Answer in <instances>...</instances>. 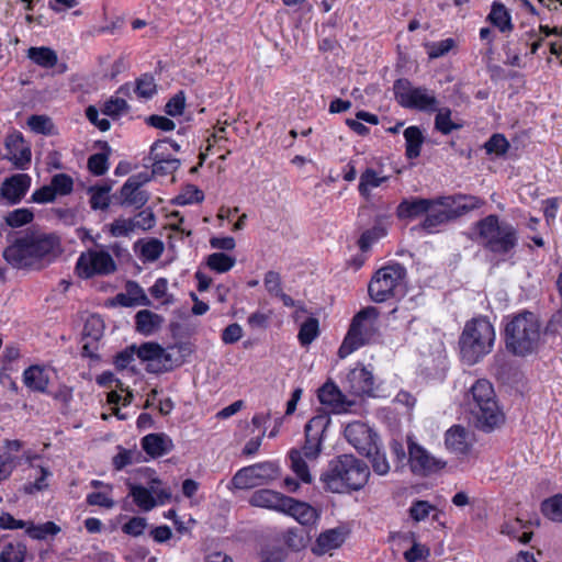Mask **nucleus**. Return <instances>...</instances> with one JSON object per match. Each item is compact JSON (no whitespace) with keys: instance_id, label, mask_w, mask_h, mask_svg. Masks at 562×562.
<instances>
[{"instance_id":"obj_1","label":"nucleus","mask_w":562,"mask_h":562,"mask_svg":"<svg viewBox=\"0 0 562 562\" xmlns=\"http://www.w3.org/2000/svg\"><path fill=\"white\" fill-rule=\"evenodd\" d=\"M63 252L61 238L56 233L26 231L9 239L2 256L15 269L40 271L55 262Z\"/></svg>"},{"instance_id":"obj_2","label":"nucleus","mask_w":562,"mask_h":562,"mask_svg":"<svg viewBox=\"0 0 562 562\" xmlns=\"http://www.w3.org/2000/svg\"><path fill=\"white\" fill-rule=\"evenodd\" d=\"M542 327L539 317L529 311H521L504 318V341L508 352L516 357H528L540 349Z\"/></svg>"},{"instance_id":"obj_3","label":"nucleus","mask_w":562,"mask_h":562,"mask_svg":"<svg viewBox=\"0 0 562 562\" xmlns=\"http://www.w3.org/2000/svg\"><path fill=\"white\" fill-rule=\"evenodd\" d=\"M370 476L368 465L351 454H342L331 460L321 481L333 493H345L362 488Z\"/></svg>"},{"instance_id":"obj_4","label":"nucleus","mask_w":562,"mask_h":562,"mask_svg":"<svg viewBox=\"0 0 562 562\" xmlns=\"http://www.w3.org/2000/svg\"><path fill=\"white\" fill-rule=\"evenodd\" d=\"M465 405L475 419L476 426L484 431L495 429L505 420L494 387L485 379H479L471 385L465 395Z\"/></svg>"},{"instance_id":"obj_5","label":"nucleus","mask_w":562,"mask_h":562,"mask_svg":"<svg viewBox=\"0 0 562 562\" xmlns=\"http://www.w3.org/2000/svg\"><path fill=\"white\" fill-rule=\"evenodd\" d=\"M475 240L495 256H507L518 245V231L497 215H487L474 226Z\"/></svg>"},{"instance_id":"obj_6","label":"nucleus","mask_w":562,"mask_h":562,"mask_svg":"<svg viewBox=\"0 0 562 562\" xmlns=\"http://www.w3.org/2000/svg\"><path fill=\"white\" fill-rule=\"evenodd\" d=\"M496 339L494 326L486 317H474L467 322L459 338L463 362L475 364L488 355Z\"/></svg>"},{"instance_id":"obj_7","label":"nucleus","mask_w":562,"mask_h":562,"mask_svg":"<svg viewBox=\"0 0 562 562\" xmlns=\"http://www.w3.org/2000/svg\"><path fill=\"white\" fill-rule=\"evenodd\" d=\"M379 312L368 306L358 312L338 349V357L345 359L352 352L368 344L378 330Z\"/></svg>"},{"instance_id":"obj_8","label":"nucleus","mask_w":562,"mask_h":562,"mask_svg":"<svg viewBox=\"0 0 562 562\" xmlns=\"http://www.w3.org/2000/svg\"><path fill=\"white\" fill-rule=\"evenodd\" d=\"M281 474L278 462H258L239 469L229 482L231 490H249L256 486L266 485L277 480Z\"/></svg>"},{"instance_id":"obj_9","label":"nucleus","mask_w":562,"mask_h":562,"mask_svg":"<svg viewBox=\"0 0 562 562\" xmlns=\"http://www.w3.org/2000/svg\"><path fill=\"white\" fill-rule=\"evenodd\" d=\"M397 102L405 109L432 113L437 111L438 100L434 91L425 87H415L406 79L394 83Z\"/></svg>"},{"instance_id":"obj_10","label":"nucleus","mask_w":562,"mask_h":562,"mask_svg":"<svg viewBox=\"0 0 562 562\" xmlns=\"http://www.w3.org/2000/svg\"><path fill=\"white\" fill-rule=\"evenodd\" d=\"M405 276V268L398 263L379 269L369 283L368 291L371 299L382 303L394 296L396 290L402 286Z\"/></svg>"},{"instance_id":"obj_11","label":"nucleus","mask_w":562,"mask_h":562,"mask_svg":"<svg viewBox=\"0 0 562 562\" xmlns=\"http://www.w3.org/2000/svg\"><path fill=\"white\" fill-rule=\"evenodd\" d=\"M184 362L177 346L162 348L155 342L143 344V364L151 373H161L180 367Z\"/></svg>"},{"instance_id":"obj_12","label":"nucleus","mask_w":562,"mask_h":562,"mask_svg":"<svg viewBox=\"0 0 562 562\" xmlns=\"http://www.w3.org/2000/svg\"><path fill=\"white\" fill-rule=\"evenodd\" d=\"M116 270L113 257L104 249H88L82 252L76 263L80 278L90 279L94 276H109Z\"/></svg>"},{"instance_id":"obj_13","label":"nucleus","mask_w":562,"mask_h":562,"mask_svg":"<svg viewBox=\"0 0 562 562\" xmlns=\"http://www.w3.org/2000/svg\"><path fill=\"white\" fill-rule=\"evenodd\" d=\"M407 449L409 469L416 475L428 476L438 473L447 465L445 460L432 456L411 437L407 439Z\"/></svg>"},{"instance_id":"obj_14","label":"nucleus","mask_w":562,"mask_h":562,"mask_svg":"<svg viewBox=\"0 0 562 562\" xmlns=\"http://www.w3.org/2000/svg\"><path fill=\"white\" fill-rule=\"evenodd\" d=\"M330 424V417L318 414L312 417L305 426V443L300 449L302 456L310 462L317 460L322 452L324 432Z\"/></svg>"},{"instance_id":"obj_15","label":"nucleus","mask_w":562,"mask_h":562,"mask_svg":"<svg viewBox=\"0 0 562 562\" xmlns=\"http://www.w3.org/2000/svg\"><path fill=\"white\" fill-rule=\"evenodd\" d=\"M345 389L356 396L381 397L380 385L368 368L357 364L350 369L344 381Z\"/></svg>"},{"instance_id":"obj_16","label":"nucleus","mask_w":562,"mask_h":562,"mask_svg":"<svg viewBox=\"0 0 562 562\" xmlns=\"http://www.w3.org/2000/svg\"><path fill=\"white\" fill-rule=\"evenodd\" d=\"M170 498V488L157 477L156 471L143 468V512L150 510L158 505H165Z\"/></svg>"},{"instance_id":"obj_17","label":"nucleus","mask_w":562,"mask_h":562,"mask_svg":"<svg viewBox=\"0 0 562 562\" xmlns=\"http://www.w3.org/2000/svg\"><path fill=\"white\" fill-rule=\"evenodd\" d=\"M345 437L360 453H369L379 437L361 422L349 423L345 428Z\"/></svg>"},{"instance_id":"obj_18","label":"nucleus","mask_w":562,"mask_h":562,"mask_svg":"<svg viewBox=\"0 0 562 562\" xmlns=\"http://www.w3.org/2000/svg\"><path fill=\"white\" fill-rule=\"evenodd\" d=\"M348 530L346 527L339 526L322 531L311 547V551L315 555H324L339 549L346 541Z\"/></svg>"},{"instance_id":"obj_19","label":"nucleus","mask_w":562,"mask_h":562,"mask_svg":"<svg viewBox=\"0 0 562 562\" xmlns=\"http://www.w3.org/2000/svg\"><path fill=\"white\" fill-rule=\"evenodd\" d=\"M474 435L460 425H453L445 435V445L448 451L457 456H467L473 446Z\"/></svg>"},{"instance_id":"obj_20","label":"nucleus","mask_w":562,"mask_h":562,"mask_svg":"<svg viewBox=\"0 0 562 562\" xmlns=\"http://www.w3.org/2000/svg\"><path fill=\"white\" fill-rule=\"evenodd\" d=\"M439 206L448 207L452 220L480 209L484 201L475 195L458 194L437 199Z\"/></svg>"},{"instance_id":"obj_21","label":"nucleus","mask_w":562,"mask_h":562,"mask_svg":"<svg viewBox=\"0 0 562 562\" xmlns=\"http://www.w3.org/2000/svg\"><path fill=\"white\" fill-rule=\"evenodd\" d=\"M167 143L156 142L150 148L151 175L167 176L173 173L180 166V160L171 154H165Z\"/></svg>"},{"instance_id":"obj_22","label":"nucleus","mask_w":562,"mask_h":562,"mask_svg":"<svg viewBox=\"0 0 562 562\" xmlns=\"http://www.w3.org/2000/svg\"><path fill=\"white\" fill-rule=\"evenodd\" d=\"M31 187V177L26 173H16L7 178L0 187V196L9 204L19 203Z\"/></svg>"},{"instance_id":"obj_23","label":"nucleus","mask_w":562,"mask_h":562,"mask_svg":"<svg viewBox=\"0 0 562 562\" xmlns=\"http://www.w3.org/2000/svg\"><path fill=\"white\" fill-rule=\"evenodd\" d=\"M318 400L335 414L346 413L352 405V402L348 401L339 387L333 382H326L318 390Z\"/></svg>"},{"instance_id":"obj_24","label":"nucleus","mask_w":562,"mask_h":562,"mask_svg":"<svg viewBox=\"0 0 562 562\" xmlns=\"http://www.w3.org/2000/svg\"><path fill=\"white\" fill-rule=\"evenodd\" d=\"M290 502H285L282 514L295 519L303 526H312L319 519V513L316 508L305 502L297 501L289 496Z\"/></svg>"},{"instance_id":"obj_25","label":"nucleus","mask_w":562,"mask_h":562,"mask_svg":"<svg viewBox=\"0 0 562 562\" xmlns=\"http://www.w3.org/2000/svg\"><path fill=\"white\" fill-rule=\"evenodd\" d=\"M7 155L3 159L10 160L16 168L25 169L31 162V149L20 135H11L5 139Z\"/></svg>"},{"instance_id":"obj_26","label":"nucleus","mask_w":562,"mask_h":562,"mask_svg":"<svg viewBox=\"0 0 562 562\" xmlns=\"http://www.w3.org/2000/svg\"><path fill=\"white\" fill-rule=\"evenodd\" d=\"M285 502H290L289 496L268 488L255 491L249 498L251 506L267 508L278 513H282Z\"/></svg>"},{"instance_id":"obj_27","label":"nucleus","mask_w":562,"mask_h":562,"mask_svg":"<svg viewBox=\"0 0 562 562\" xmlns=\"http://www.w3.org/2000/svg\"><path fill=\"white\" fill-rule=\"evenodd\" d=\"M173 449L172 439L164 434H149L143 437V451L151 458H159Z\"/></svg>"},{"instance_id":"obj_28","label":"nucleus","mask_w":562,"mask_h":562,"mask_svg":"<svg viewBox=\"0 0 562 562\" xmlns=\"http://www.w3.org/2000/svg\"><path fill=\"white\" fill-rule=\"evenodd\" d=\"M432 205H438L437 200L405 199L398 204L396 214L400 218H415L428 212Z\"/></svg>"},{"instance_id":"obj_29","label":"nucleus","mask_w":562,"mask_h":562,"mask_svg":"<svg viewBox=\"0 0 562 562\" xmlns=\"http://www.w3.org/2000/svg\"><path fill=\"white\" fill-rule=\"evenodd\" d=\"M487 21L502 33H509L514 29L512 14L505 4L501 1H493Z\"/></svg>"},{"instance_id":"obj_30","label":"nucleus","mask_w":562,"mask_h":562,"mask_svg":"<svg viewBox=\"0 0 562 562\" xmlns=\"http://www.w3.org/2000/svg\"><path fill=\"white\" fill-rule=\"evenodd\" d=\"M389 180V176L373 168H367L359 178L358 191L361 196L369 199L371 192Z\"/></svg>"},{"instance_id":"obj_31","label":"nucleus","mask_w":562,"mask_h":562,"mask_svg":"<svg viewBox=\"0 0 562 562\" xmlns=\"http://www.w3.org/2000/svg\"><path fill=\"white\" fill-rule=\"evenodd\" d=\"M24 384L34 392L44 393L49 383V376L40 366H31L23 373Z\"/></svg>"},{"instance_id":"obj_32","label":"nucleus","mask_w":562,"mask_h":562,"mask_svg":"<svg viewBox=\"0 0 562 562\" xmlns=\"http://www.w3.org/2000/svg\"><path fill=\"white\" fill-rule=\"evenodd\" d=\"M426 213L422 227L429 234L438 232L441 225L452 220L448 207L432 205Z\"/></svg>"},{"instance_id":"obj_33","label":"nucleus","mask_w":562,"mask_h":562,"mask_svg":"<svg viewBox=\"0 0 562 562\" xmlns=\"http://www.w3.org/2000/svg\"><path fill=\"white\" fill-rule=\"evenodd\" d=\"M290 469L304 484H310L313 481V476L308 469L310 461L302 456V451L297 449H291L289 451Z\"/></svg>"},{"instance_id":"obj_34","label":"nucleus","mask_w":562,"mask_h":562,"mask_svg":"<svg viewBox=\"0 0 562 562\" xmlns=\"http://www.w3.org/2000/svg\"><path fill=\"white\" fill-rule=\"evenodd\" d=\"M27 57L37 66L43 68H53L57 65L58 56L55 50L49 47H30Z\"/></svg>"},{"instance_id":"obj_35","label":"nucleus","mask_w":562,"mask_h":562,"mask_svg":"<svg viewBox=\"0 0 562 562\" xmlns=\"http://www.w3.org/2000/svg\"><path fill=\"white\" fill-rule=\"evenodd\" d=\"M206 267L216 273H226L236 265V258L223 251L209 255L205 259Z\"/></svg>"},{"instance_id":"obj_36","label":"nucleus","mask_w":562,"mask_h":562,"mask_svg":"<svg viewBox=\"0 0 562 562\" xmlns=\"http://www.w3.org/2000/svg\"><path fill=\"white\" fill-rule=\"evenodd\" d=\"M149 296L157 306H167L175 302L173 294L168 291V280L158 278L156 282L148 289Z\"/></svg>"},{"instance_id":"obj_37","label":"nucleus","mask_w":562,"mask_h":562,"mask_svg":"<svg viewBox=\"0 0 562 562\" xmlns=\"http://www.w3.org/2000/svg\"><path fill=\"white\" fill-rule=\"evenodd\" d=\"M319 336V322L315 316H307L304 322L300 324L297 339L301 346H310Z\"/></svg>"},{"instance_id":"obj_38","label":"nucleus","mask_w":562,"mask_h":562,"mask_svg":"<svg viewBox=\"0 0 562 562\" xmlns=\"http://www.w3.org/2000/svg\"><path fill=\"white\" fill-rule=\"evenodd\" d=\"M204 193L194 184H186L181 188L179 193L172 199V204L179 206L192 205L202 203Z\"/></svg>"},{"instance_id":"obj_39","label":"nucleus","mask_w":562,"mask_h":562,"mask_svg":"<svg viewBox=\"0 0 562 562\" xmlns=\"http://www.w3.org/2000/svg\"><path fill=\"white\" fill-rule=\"evenodd\" d=\"M406 143V156L409 159L417 158L420 155L424 137L422 131L417 126H408L404 131Z\"/></svg>"},{"instance_id":"obj_40","label":"nucleus","mask_w":562,"mask_h":562,"mask_svg":"<svg viewBox=\"0 0 562 562\" xmlns=\"http://www.w3.org/2000/svg\"><path fill=\"white\" fill-rule=\"evenodd\" d=\"M541 512L548 519L562 522V493L546 498L541 503Z\"/></svg>"},{"instance_id":"obj_41","label":"nucleus","mask_w":562,"mask_h":562,"mask_svg":"<svg viewBox=\"0 0 562 562\" xmlns=\"http://www.w3.org/2000/svg\"><path fill=\"white\" fill-rule=\"evenodd\" d=\"M140 176H132L120 192V200L122 204L132 205L137 202L140 195Z\"/></svg>"},{"instance_id":"obj_42","label":"nucleus","mask_w":562,"mask_h":562,"mask_svg":"<svg viewBox=\"0 0 562 562\" xmlns=\"http://www.w3.org/2000/svg\"><path fill=\"white\" fill-rule=\"evenodd\" d=\"M110 186H98L89 188L90 206L93 210H105L110 204Z\"/></svg>"},{"instance_id":"obj_43","label":"nucleus","mask_w":562,"mask_h":562,"mask_svg":"<svg viewBox=\"0 0 562 562\" xmlns=\"http://www.w3.org/2000/svg\"><path fill=\"white\" fill-rule=\"evenodd\" d=\"M371 462L373 471L379 475H385L390 471V463L386 459L385 452L381 451L378 442L369 453H363Z\"/></svg>"},{"instance_id":"obj_44","label":"nucleus","mask_w":562,"mask_h":562,"mask_svg":"<svg viewBox=\"0 0 562 562\" xmlns=\"http://www.w3.org/2000/svg\"><path fill=\"white\" fill-rule=\"evenodd\" d=\"M34 220V213L31 209L22 207L9 212L4 216V222L12 228H18L30 224Z\"/></svg>"},{"instance_id":"obj_45","label":"nucleus","mask_w":562,"mask_h":562,"mask_svg":"<svg viewBox=\"0 0 562 562\" xmlns=\"http://www.w3.org/2000/svg\"><path fill=\"white\" fill-rule=\"evenodd\" d=\"M114 301L116 304L125 307L137 306L138 304H140L139 286L137 285V283L127 282L126 292L119 293L115 296Z\"/></svg>"},{"instance_id":"obj_46","label":"nucleus","mask_w":562,"mask_h":562,"mask_svg":"<svg viewBox=\"0 0 562 562\" xmlns=\"http://www.w3.org/2000/svg\"><path fill=\"white\" fill-rule=\"evenodd\" d=\"M26 533L37 540H43L47 536H55L60 531L59 526H57L53 521H47L42 525H34L33 522L27 521V526L25 527Z\"/></svg>"},{"instance_id":"obj_47","label":"nucleus","mask_w":562,"mask_h":562,"mask_svg":"<svg viewBox=\"0 0 562 562\" xmlns=\"http://www.w3.org/2000/svg\"><path fill=\"white\" fill-rule=\"evenodd\" d=\"M27 125L37 134L54 135L56 133L52 119L46 115H31L27 119Z\"/></svg>"},{"instance_id":"obj_48","label":"nucleus","mask_w":562,"mask_h":562,"mask_svg":"<svg viewBox=\"0 0 562 562\" xmlns=\"http://www.w3.org/2000/svg\"><path fill=\"white\" fill-rule=\"evenodd\" d=\"M103 148L106 151H110V147L106 143H104ZM108 159L109 153H99L91 155L88 159V169L94 176H102L108 171Z\"/></svg>"},{"instance_id":"obj_49","label":"nucleus","mask_w":562,"mask_h":562,"mask_svg":"<svg viewBox=\"0 0 562 562\" xmlns=\"http://www.w3.org/2000/svg\"><path fill=\"white\" fill-rule=\"evenodd\" d=\"M137 227V222L133 218H116L113 223L108 225L109 233L113 237H124L133 233Z\"/></svg>"},{"instance_id":"obj_50","label":"nucleus","mask_w":562,"mask_h":562,"mask_svg":"<svg viewBox=\"0 0 562 562\" xmlns=\"http://www.w3.org/2000/svg\"><path fill=\"white\" fill-rule=\"evenodd\" d=\"M456 46L453 38H446L438 42H429L425 44L427 55L430 59H436L447 55Z\"/></svg>"},{"instance_id":"obj_51","label":"nucleus","mask_w":562,"mask_h":562,"mask_svg":"<svg viewBox=\"0 0 562 562\" xmlns=\"http://www.w3.org/2000/svg\"><path fill=\"white\" fill-rule=\"evenodd\" d=\"M437 114L435 119V126L436 128L441 132L442 134L447 135L450 134L453 130H458L460 125L454 124L451 121V110L448 108H441L439 109L437 106Z\"/></svg>"},{"instance_id":"obj_52","label":"nucleus","mask_w":562,"mask_h":562,"mask_svg":"<svg viewBox=\"0 0 562 562\" xmlns=\"http://www.w3.org/2000/svg\"><path fill=\"white\" fill-rule=\"evenodd\" d=\"M24 447V442L19 439H5L3 441L2 452L0 457H7L8 461L11 462V467L13 469L19 464V457L16 456Z\"/></svg>"},{"instance_id":"obj_53","label":"nucleus","mask_w":562,"mask_h":562,"mask_svg":"<svg viewBox=\"0 0 562 562\" xmlns=\"http://www.w3.org/2000/svg\"><path fill=\"white\" fill-rule=\"evenodd\" d=\"M50 186L56 195H68L74 190V180L66 173H57L52 178Z\"/></svg>"},{"instance_id":"obj_54","label":"nucleus","mask_w":562,"mask_h":562,"mask_svg":"<svg viewBox=\"0 0 562 562\" xmlns=\"http://www.w3.org/2000/svg\"><path fill=\"white\" fill-rule=\"evenodd\" d=\"M165 249L164 243L157 238L143 241V261L157 260Z\"/></svg>"},{"instance_id":"obj_55","label":"nucleus","mask_w":562,"mask_h":562,"mask_svg":"<svg viewBox=\"0 0 562 562\" xmlns=\"http://www.w3.org/2000/svg\"><path fill=\"white\" fill-rule=\"evenodd\" d=\"M186 94L183 91L177 92L165 105V112L169 116L177 117L183 114L186 109Z\"/></svg>"},{"instance_id":"obj_56","label":"nucleus","mask_w":562,"mask_h":562,"mask_svg":"<svg viewBox=\"0 0 562 562\" xmlns=\"http://www.w3.org/2000/svg\"><path fill=\"white\" fill-rule=\"evenodd\" d=\"M487 154L503 156L509 148V143L502 134H494L484 145Z\"/></svg>"},{"instance_id":"obj_57","label":"nucleus","mask_w":562,"mask_h":562,"mask_svg":"<svg viewBox=\"0 0 562 562\" xmlns=\"http://www.w3.org/2000/svg\"><path fill=\"white\" fill-rule=\"evenodd\" d=\"M135 355L140 358V347H137L136 345H132L119 352L114 360L116 368L120 370L130 368V364L134 361Z\"/></svg>"},{"instance_id":"obj_58","label":"nucleus","mask_w":562,"mask_h":562,"mask_svg":"<svg viewBox=\"0 0 562 562\" xmlns=\"http://www.w3.org/2000/svg\"><path fill=\"white\" fill-rule=\"evenodd\" d=\"M435 510V507L426 501H416L409 507V516L416 521H424L430 513Z\"/></svg>"},{"instance_id":"obj_59","label":"nucleus","mask_w":562,"mask_h":562,"mask_svg":"<svg viewBox=\"0 0 562 562\" xmlns=\"http://www.w3.org/2000/svg\"><path fill=\"white\" fill-rule=\"evenodd\" d=\"M137 458V452L134 449H125L119 447V452L113 457V465L115 470H122L123 468L133 463Z\"/></svg>"},{"instance_id":"obj_60","label":"nucleus","mask_w":562,"mask_h":562,"mask_svg":"<svg viewBox=\"0 0 562 562\" xmlns=\"http://www.w3.org/2000/svg\"><path fill=\"white\" fill-rule=\"evenodd\" d=\"M429 555L430 549L427 546L422 544L417 541H414L412 548L404 552V559L407 562H417L420 560H425Z\"/></svg>"},{"instance_id":"obj_61","label":"nucleus","mask_w":562,"mask_h":562,"mask_svg":"<svg viewBox=\"0 0 562 562\" xmlns=\"http://www.w3.org/2000/svg\"><path fill=\"white\" fill-rule=\"evenodd\" d=\"M263 284L269 294L277 296L281 294L282 290V281L279 272L268 271L263 278Z\"/></svg>"},{"instance_id":"obj_62","label":"nucleus","mask_w":562,"mask_h":562,"mask_svg":"<svg viewBox=\"0 0 562 562\" xmlns=\"http://www.w3.org/2000/svg\"><path fill=\"white\" fill-rule=\"evenodd\" d=\"M23 560L24 549L12 543L7 544L0 554V562H23Z\"/></svg>"},{"instance_id":"obj_63","label":"nucleus","mask_w":562,"mask_h":562,"mask_svg":"<svg viewBox=\"0 0 562 562\" xmlns=\"http://www.w3.org/2000/svg\"><path fill=\"white\" fill-rule=\"evenodd\" d=\"M127 109V103L124 99L115 97L111 98L109 101L104 103V108L102 113L109 116H116L125 112Z\"/></svg>"},{"instance_id":"obj_64","label":"nucleus","mask_w":562,"mask_h":562,"mask_svg":"<svg viewBox=\"0 0 562 562\" xmlns=\"http://www.w3.org/2000/svg\"><path fill=\"white\" fill-rule=\"evenodd\" d=\"M243 335L244 330L241 326L237 323H233L223 329L221 338L225 345H232L240 340Z\"/></svg>"}]
</instances>
